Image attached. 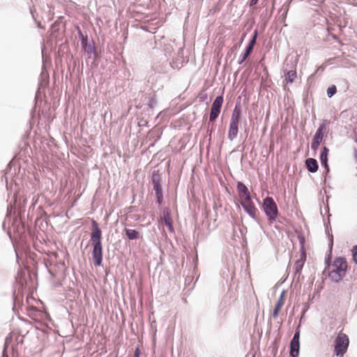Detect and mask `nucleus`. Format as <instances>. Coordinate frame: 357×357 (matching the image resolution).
<instances>
[{"mask_svg": "<svg viewBox=\"0 0 357 357\" xmlns=\"http://www.w3.org/2000/svg\"><path fill=\"white\" fill-rule=\"evenodd\" d=\"M237 190L240 202L244 210L252 218H255L257 213V208L252 201L250 193L246 185L241 183L238 182Z\"/></svg>", "mask_w": 357, "mask_h": 357, "instance_id": "obj_1", "label": "nucleus"}, {"mask_svg": "<svg viewBox=\"0 0 357 357\" xmlns=\"http://www.w3.org/2000/svg\"><path fill=\"white\" fill-rule=\"evenodd\" d=\"M349 344L348 336L340 331L334 342V354L337 357H343Z\"/></svg>", "mask_w": 357, "mask_h": 357, "instance_id": "obj_2", "label": "nucleus"}, {"mask_svg": "<svg viewBox=\"0 0 357 357\" xmlns=\"http://www.w3.org/2000/svg\"><path fill=\"white\" fill-rule=\"evenodd\" d=\"M241 110L240 107L236 105L233 110L230 119L229 129L228 132V138L230 140L235 139L238 132V124L241 121Z\"/></svg>", "mask_w": 357, "mask_h": 357, "instance_id": "obj_3", "label": "nucleus"}, {"mask_svg": "<svg viewBox=\"0 0 357 357\" xmlns=\"http://www.w3.org/2000/svg\"><path fill=\"white\" fill-rule=\"evenodd\" d=\"M263 209L270 222L276 220L278 214V209L276 203L272 197H267L263 202Z\"/></svg>", "mask_w": 357, "mask_h": 357, "instance_id": "obj_4", "label": "nucleus"}, {"mask_svg": "<svg viewBox=\"0 0 357 357\" xmlns=\"http://www.w3.org/2000/svg\"><path fill=\"white\" fill-rule=\"evenodd\" d=\"M326 132V125L325 123H323L319 125L318 129L315 135L313 137L312 142L311 144V148L314 151H317L321 143L324 135Z\"/></svg>", "mask_w": 357, "mask_h": 357, "instance_id": "obj_5", "label": "nucleus"}, {"mask_svg": "<svg viewBox=\"0 0 357 357\" xmlns=\"http://www.w3.org/2000/svg\"><path fill=\"white\" fill-rule=\"evenodd\" d=\"M152 182L153 184V189L155 192L157 197V202L159 204H161L163 199L162 190L161 186V178L158 174H153Z\"/></svg>", "mask_w": 357, "mask_h": 357, "instance_id": "obj_6", "label": "nucleus"}, {"mask_svg": "<svg viewBox=\"0 0 357 357\" xmlns=\"http://www.w3.org/2000/svg\"><path fill=\"white\" fill-rule=\"evenodd\" d=\"M223 101L224 99L222 96L215 98L211 106L209 118L211 121H214L219 116Z\"/></svg>", "mask_w": 357, "mask_h": 357, "instance_id": "obj_7", "label": "nucleus"}, {"mask_svg": "<svg viewBox=\"0 0 357 357\" xmlns=\"http://www.w3.org/2000/svg\"><path fill=\"white\" fill-rule=\"evenodd\" d=\"M93 230L91 234V241L94 245H101V231L98 227V223L93 220L92 222Z\"/></svg>", "mask_w": 357, "mask_h": 357, "instance_id": "obj_8", "label": "nucleus"}, {"mask_svg": "<svg viewBox=\"0 0 357 357\" xmlns=\"http://www.w3.org/2000/svg\"><path fill=\"white\" fill-rule=\"evenodd\" d=\"M160 222L162 225H165L167 227L169 232H174L173 221L170 217V213L169 210L167 209L163 211L162 216L161 217Z\"/></svg>", "mask_w": 357, "mask_h": 357, "instance_id": "obj_9", "label": "nucleus"}, {"mask_svg": "<svg viewBox=\"0 0 357 357\" xmlns=\"http://www.w3.org/2000/svg\"><path fill=\"white\" fill-rule=\"evenodd\" d=\"M347 269H332L328 271V275L331 281L339 282L345 275Z\"/></svg>", "mask_w": 357, "mask_h": 357, "instance_id": "obj_10", "label": "nucleus"}, {"mask_svg": "<svg viewBox=\"0 0 357 357\" xmlns=\"http://www.w3.org/2000/svg\"><path fill=\"white\" fill-rule=\"evenodd\" d=\"M92 255L94 265L96 266H100L102 257V245H94Z\"/></svg>", "mask_w": 357, "mask_h": 357, "instance_id": "obj_11", "label": "nucleus"}, {"mask_svg": "<svg viewBox=\"0 0 357 357\" xmlns=\"http://www.w3.org/2000/svg\"><path fill=\"white\" fill-rule=\"evenodd\" d=\"M284 292L283 291L279 299L278 300L276 304H275V308H274V310H273V317L274 318H277L282 306L284 305Z\"/></svg>", "mask_w": 357, "mask_h": 357, "instance_id": "obj_12", "label": "nucleus"}, {"mask_svg": "<svg viewBox=\"0 0 357 357\" xmlns=\"http://www.w3.org/2000/svg\"><path fill=\"white\" fill-rule=\"evenodd\" d=\"M305 165L309 172H316L318 169L317 161L314 158H307L305 160Z\"/></svg>", "mask_w": 357, "mask_h": 357, "instance_id": "obj_13", "label": "nucleus"}, {"mask_svg": "<svg viewBox=\"0 0 357 357\" xmlns=\"http://www.w3.org/2000/svg\"><path fill=\"white\" fill-rule=\"evenodd\" d=\"M305 259H306V253H305V251L303 247H302L301 251L299 254V258L296 261V262L294 264L295 268H303V266H304Z\"/></svg>", "mask_w": 357, "mask_h": 357, "instance_id": "obj_14", "label": "nucleus"}, {"mask_svg": "<svg viewBox=\"0 0 357 357\" xmlns=\"http://www.w3.org/2000/svg\"><path fill=\"white\" fill-rule=\"evenodd\" d=\"M329 150L327 147L324 146L323 148L322 152L320 155V160L322 165H324L327 171H328V155Z\"/></svg>", "mask_w": 357, "mask_h": 357, "instance_id": "obj_15", "label": "nucleus"}, {"mask_svg": "<svg viewBox=\"0 0 357 357\" xmlns=\"http://www.w3.org/2000/svg\"><path fill=\"white\" fill-rule=\"evenodd\" d=\"M300 344L299 342L291 341L290 354L292 357H297L299 354Z\"/></svg>", "mask_w": 357, "mask_h": 357, "instance_id": "obj_16", "label": "nucleus"}, {"mask_svg": "<svg viewBox=\"0 0 357 357\" xmlns=\"http://www.w3.org/2000/svg\"><path fill=\"white\" fill-rule=\"evenodd\" d=\"M285 81L287 83H292L297 77V73L296 70H291L287 71L285 75Z\"/></svg>", "mask_w": 357, "mask_h": 357, "instance_id": "obj_17", "label": "nucleus"}, {"mask_svg": "<svg viewBox=\"0 0 357 357\" xmlns=\"http://www.w3.org/2000/svg\"><path fill=\"white\" fill-rule=\"evenodd\" d=\"M333 266L335 268H347V264L345 258L337 257L333 262Z\"/></svg>", "mask_w": 357, "mask_h": 357, "instance_id": "obj_18", "label": "nucleus"}, {"mask_svg": "<svg viewBox=\"0 0 357 357\" xmlns=\"http://www.w3.org/2000/svg\"><path fill=\"white\" fill-rule=\"evenodd\" d=\"M125 232L130 240L137 239L139 238V233L135 229H126Z\"/></svg>", "mask_w": 357, "mask_h": 357, "instance_id": "obj_19", "label": "nucleus"}, {"mask_svg": "<svg viewBox=\"0 0 357 357\" xmlns=\"http://www.w3.org/2000/svg\"><path fill=\"white\" fill-rule=\"evenodd\" d=\"M252 50L250 49V47H247L245 52L244 53L242 59L239 61V63L241 64L243 61L246 60L248 56L251 54Z\"/></svg>", "mask_w": 357, "mask_h": 357, "instance_id": "obj_20", "label": "nucleus"}, {"mask_svg": "<svg viewBox=\"0 0 357 357\" xmlns=\"http://www.w3.org/2000/svg\"><path fill=\"white\" fill-rule=\"evenodd\" d=\"M337 91L336 86L333 85L328 88L327 89V95L329 98L332 97Z\"/></svg>", "mask_w": 357, "mask_h": 357, "instance_id": "obj_21", "label": "nucleus"}, {"mask_svg": "<svg viewBox=\"0 0 357 357\" xmlns=\"http://www.w3.org/2000/svg\"><path fill=\"white\" fill-rule=\"evenodd\" d=\"M257 37V32L255 31L252 38L250 41L248 46V47H250V49H252V50H253V47L256 43Z\"/></svg>", "mask_w": 357, "mask_h": 357, "instance_id": "obj_22", "label": "nucleus"}, {"mask_svg": "<svg viewBox=\"0 0 357 357\" xmlns=\"http://www.w3.org/2000/svg\"><path fill=\"white\" fill-rule=\"evenodd\" d=\"M351 252L353 260L357 263V245L353 248Z\"/></svg>", "mask_w": 357, "mask_h": 357, "instance_id": "obj_23", "label": "nucleus"}, {"mask_svg": "<svg viewBox=\"0 0 357 357\" xmlns=\"http://www.w3.org/2000/svg\"><path fill=\"white\" fill-rule=\"evenodd\" d=\"M299 336H300L299 332H296V333L294 334V337H293V339L291 340V341L299 342Z\"/></svg>", "mask_w": 357, "mask_h": 357, "instance_id": "obj_24", "label": "nucleus"}, {"mask_svg": "<svg viewBox=\"0 0 357 357\" xmlns=\"http://www.w3.org/2000/svg\"><path fill=\"white\" fill-rule=\"evenodd\" d=\"M134 357H141V351L139 348H137L135 351Z\"/></svg>", "mask_w": 357, "mask_h": 357, "instance_id": "obj_25", "label": "nucleus"}, {"mask_svg": "<svg viewBox=\"0 0 357 357\" xmlns=\"http://www.w3.org/2000/svg\"><path fill=\"white\" fill-rule=\"evenodd\" d=\"M259 0H250V6H255Z\"/></svg>", "mask_w": 357, "mask_h": 357, "instance_id": "obj_26", "label": "nucleus"}, {"mask_svg": "<svg viewBox=\"0 0 357 357\" xmlns=\"http://www.w3.org/2000/svg\"><path fill=\"white\" fill-rule=\"evenodd\" d=\"M49 272H50V273L53 277H54V276L55 275V274H56L55 273H54V272L52 271V269H49Z\"/></svg>", "mask_w": 357, "mask_h": 357, "instance_id": "obj_27", "label": "nucleus"}, {"mask_svg": "<svg viewBox=\"0 0 357 357\" xmlns=\"http://www.w3.org/2000/svg\"><path fill=\"white\" fill-rule=\"evenodd\" d=\"M82 43L84 45V44H86V41L83 40L82 41Z\"/></svg>", "mask_w": 357, "mask_h": 357, "instance_id": "obj_28", "label": "nucleus"}, {"mask_svg": "<svg viewBox=\"0 0 357 357\" xmlns=\"http://www.w3.org/2000/svg\"><path fill=\"white\" fill-rule=\"evenodd\" d=\"M61 274L63 276L64 275V271H61Z\"/></svg>", "mask_w": 357, "mask_h": 357, "instance_id": "obj_29", "label": "nucleus"}, {"mask_svg": "<svg viewBox=\"0 0 357 357\" xmlns=\"http://www.w3.org/2000/svg\"><path fill=\"white\" fill-rule=\"evenodd\" d=\"M105 275H108V273H107V271H105Z\"/></svg>", "mask_w": 357, "mask_h": 357, "instance_id": "obj_30", "label": "nucleus"}, {"mask_svg": "<svg viewBox=\"0 0 357 357\" xmlns=\"http://www.w3.org/2000/svg\"><path fill=\"white\" fill-rule=\"evenodd\" d=\"M324 274H326V269L324 271Z\"/></svg>", "mask_w": 357, "mask_h": 357, "instance_id": "obj_31", "label": "nucleus"}]
</instances>
